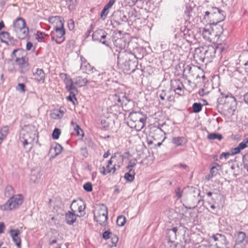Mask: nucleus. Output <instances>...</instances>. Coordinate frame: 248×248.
Returning <instances> with one entry per match:
<instances>
[{"instance_id": "obj_1", "label": "nucleus", "mask_w": 248, "mask_h": 248, "mask_svg": "<svg viewBox=\"0 0 248 248\" xmlns=\"http://www.w3.org/2000/svg\"><path fill=\"white\" fill-rule=\"evenodd\" d=\"M138 62L135 61V56L130 51L123 50L117 56V64L119 68L124 72L131 71L134 72Z\"/></svg>"}, {"instance_id": "obj_2", "label": "nucleus", "mask_w": 248, "mask_h": 248, "mask_svg": "<svg viewBox=\"0 0 248 248\" xmlns=\"http://www.w3.org/2000/svg\"><path fill=\"white\" fill-rule=\"evenodd\" d=\"M37 134L36 128L32 125H25L21 129L19 140L25 148H27V146L30 145L28 149L29 150L31 149L32 143Z\"/></svg>"}, {"instance_id": "obj_3", "label": "nucleus", "mask_w": 248, "mask_h": 248, "mask_svg": "<svg viewBox=\"0 0 248 248\" xmlns=\"http://www.w3.org/2000/svg\"><path fill=\"white\" fill-rule=\"evenodd\" d=\"M223 29L222 26L213 23L202 29V34L203 38L214 43L217 42L222 34Z\"/></svg>"}, {"instance_id": "obj_4", "label": "nucleus", "mask_w": 248, "mask_h": 248, "mask_svg": "<svg viewBox=\"0 0 248 248\" xmlns=\"http://www.w3.org/2000/svg\"><path fill=\"white\" fill-rule=\"evenodd\" d=\"M145 116L140 112H131L128 116V124L136 131H140L144 126L146 121Z\"/></svg>"}, {"instance_id": "obj_5", "label": "nucleus", "mask_w": 248, "mask_h": 248, "mask_svg": "<svg viewBox=\"0 0 248 248\" xmlns=\"http://www.w3.org/2000/svg\"><path fill=\"white\" fill-rule=\"evenodd\" d=\"M217 103L222 105V108L230 113L234 111L236 108V99L231 93L225 94L221 93L217 99Z\"/></svg>"}, {"instance_id": "obj_6", "label": "nucleus", "mask_w": 248, "mask_h": 248, "mask_svg": "<svg viewBox=\"0 0 248 248\" xmlns=\"http://www.w3.org/2000/svg\"><path fill=\"white\" fill-rule=\"evenodd\" d=\"M23 198L21 194L13 196L4 204L0 206L3 210H11L18 208L23 202Z\"/></svg>"}, {"instance_id": "obj_7", "label": "nucleus", "mask_w": 248, "mask_h": 248, "mask_svg": "<svg viewBox=\"0 0 248 248\" xmlns=\"http://www.w3.org/2000/svg\"><path fill=\"white\" fill-rule=\"evenodd\" d=\"M65 31L63 28V24L61 19L59 21V26L58 25L54 29V31L51 32V39L55 41L56 43L60 44L65 40Z\"/></svg>"}, {"instance_id": "obj_8", "label": "nucleus", "mask_w": 248, "mask_h": 248, "mask_svg": "<svg viewBox=\"0 0 248 248\" xmlns=\"http://www.w3.org/2000/svg\"><path fill=\"white\" fill-rule=\"evenodd\" d=\"M123 162V158L122 156L118 154H115L108 162V167L112 166L111 169H108V172L114 173L117 170L121 167Z\"/></svg>"}, {"instance_id": "obj_9", "label": "nucleus", "mask_w": 248, "mask_h": 248, "mask_svg": "<svg viewBox=\"0 0 248 248\" xmlns=\"http://www.w3.org/2000/svg\"><path fill=\"white\" fill-rule=\"evenodd\" d=\"M108 33L103 30H98L94 31L92 35L93 40L99 41L106 46H108V42L106 39Z\"/></svg>"}, {"instance_id": "obj_10", "label": "nucleus", "mask_w": 248, "mask_h": 248, "mask_svg": "<svg viewBox=\"0 0 248 248\" xmlns=\"http://www.w3.org/2000/svg\"><path fill=\"white\" fill-rule=\"evenodd\" d=\"M215 242V246L217 248H227L228 242L226 237L219 233H216L211 237Z\"/></svg>"}, {"instance_id": "obj_11", "label": "nucleus", "mask_w": 248, "mask_h": 248, "mask_svg": "<svg viewBox=\"0 0 248 248\" xmlns=\"http://www.w3.org/2000/svg\"><path fill=\"white\" fill-rule=\"evenodd\" d=\"M76 201L74 200L73 201L70 206L71 211H69L65 214L66 222L69 225L73 224L76 220L77 216L75 214L76 211L73 209V207H74Z\"/></svg>"}, {"instance_id": "obj_12", "label": "nucleus", "mask_w": 248, "mask_h": 248, "mask_svg": "<svg viewBox=\"0 0 248 248\" xmlns=\"http://www.w3.org/2000/svg\"><path fill=\"white\" fill-rule=\"evenodd\" d=\"M9 232L15 245L18 248H21V240L20 237L19 230L18 229H11Z\"/></svg>"}, {"instance_id": "obj_13", "label": "nucleus", "mask_w": 248, "mask_h": 248, "mask_svg": "<svg viewBox=\"0 0 248 248\" xmlns=\"http://www.w3.org/2000/svg\"><path fill=\"white\" fill-rule=\"evenodd\" d=\"M15 61L19 66L21 73H25L28 71L29 64L25 58H16Z\"/></svg>"}, {"instance_id": "obj_14", "label": "nucleus", "mask_w": 248, "mask_h": 248, "mask_svg": "<svg viewBox=\"0 0 248 248\" xmlns=\"http://www.w3.org/2000/svg\"><path fill=\"white\" fill-rule=\"evenodd\" d=\"M80 69L82 70L83 72H92L93 73L94 72H96V70L93 66H92L89 63H88L86 59L83 58V56H80Z\"/></svg>"}, {"instance_id": "obj_15", "label": "nucleus", "mask_w": 248, "mask_h": 248, "mask_svg": "<svg viewBox=\"0 0 248 248\" xmlns=\"http://www.w3.org/2000/svg\"><path fill=\"white\" fill-rule=\"evenodd\" d=\"M204 47L205 51V59H206L207 61H209L215 57L216 49L215 47L212 45L205 46H204Z\"/></svg>"}, {"instance_id": "obj_16", "label": "nucleus", "mask_w": 248, "mask_h": 248, "mask_svg": "<svg viewBox=\"0 0 248 248\" xmlns=\"http://www.w3.org/2000/svg\"><path fill=\"white\" fill-rule=\"evenodd\" d=\"M204 47L202 46L196 48L195 50L194 57L197 61L204 62L205 59Z\"/></svg>"}, {"instance_id": "obj_17", "label": "nucleus", "mask_w": 248, "mask_h": 248, "mask_svg": "<svg viewBox=\"0 0 248 248\" xmlns=\"http://www.w3.org/2000/svg\"><path fill=\"white\" fill-rule=\"evenodd\" d=\"M115 100L121 106H126L127 103H129L131 101L128 99L125 93H119L117 95H115Z\"/></svg>"}, {"instance_id": "obj_18", "label": "nucleus", "mask_w": 248, "mask_h": 248, "mask_svg": "<svg viewBox=\"0 0 248 248\" xmlns=\"http://www.w3.org/2000/svg\"><path fill=\"white\" fill-rule=\"evenodd\" d=\"M14 31L17 37L20 39H24L28 36L29 29L26 26L19 29L14 30Z\"/></svg>"}, {"instance_id": "obj_19", "label": "nucleus", "mask_w": 248, "mask_h": 248, "mask_svg": "<svg viewBox=\"0 0 248 248\" xmlns=\"http://www.w3.org/2000/svg\"><path fill=\"white\" fill-rule=\"evenodd\" d=\"M35 80L38 82L44 83L45 80V74L42 69L37 68L35 72L33 73Z\"/></svg>"}, {"instance_id": "obj_20", "label": "nucleus", "mask_w": 248, "mask_h": 248, "mask_svg": "<svg viewBox=\"0 0 248 248\" xmlns=\"http://www.w3.org/2000/svg\"><path fill=\"white\" fill-rule=\"evenodd\" d=\"M183 85L179 80H175L172 84V89L179 95L183 93Z\"/></svg>"}, {"instance_id": "obj_21", "label": "nucleus", "mask_w": 248, "mask_h": 248, "mask_svg": "<svg viewBox=\"0 0 248 248\" xmlns=\"http://www.w3.org/2000/svg\"><path fill=\"white\" fill-rule=\"evenodd\" d=\"M94 216H108L107 207L103 204L99 205L96 212L94 213Z\"/></svg>"}, {"instance_id": "obj_22", "label": "nucleus", "mask_w": 248, "mask_h": 248, "mask_svg": "<svg viewBox=\"0 0 248 248\" xmlns=\"http://www.w3.org/2000/svg\"><path fill=\"white\" fill-rule=\"evenodd\" d=\"M26 26L25 20L21 17L17 18L14 22L13 26L14 30L19 29L20 28Z\"/></svg>"}, {"instance_id": "obj_23", "label": "nucleus", "mask_w": 248, "mask_h": 248, "mask_svg": "<svg viewBox=\"0 0 248 248\" xmlns=\"http://www.w3.org/2000/svg\"><path fill=\"white\" fill-rule=\"evenodd\" d=\"M145 50L141 47L136 48L134 50V52L132 53V54L135 56V61H137L138 59H142Z\"/></svg>"}, {"instance_id": "obj_24", "label": "nucleus", "mask_w": 248, "mask_h": 248, "mask_svg": "<svg viewBox=\"0 0 248 248\" xmlns=\"http://www.w3.org/2000/svg\"><path fill=\"white\" fill-rule=\"evenodd\" d=\"M177 232V229L175 227H174L172 229L168 230L167 232L168 236L169 239V241L168 242L172 243V242L176 239Z\"/></svg>"}, {"instance_id": "obj_25", "label": "nucleus", "mask_w": 248, "mask_h": 248, "mask_svg": "<svg viewBox=\"0 0 248 248\" xmlns=\"http://www.w3.org/2000/svg\"><path fill=\"white\" fill-rule=\"evenodd\" d=\"M115 2V0H110L108 4H107L103 9L101 11L100 16H107L109 13L110 9Z\"/></svg>"}, {"instance_id": "obj_26", "label": "nucleus", "mask_w": 248, "mask_h": 248, "mask_svg": "<svg viewBox=\"0 0 248 248\" xmlns=\"http://www.w3.org/2000/svg\"><path fill=\"white\" fill-rule=\"evenodd\" d=\"M88 80L86 78H83L82 77L79 76L75 79L74 83L78 87H81L85 86Z\"/></svg>"}, {"instance_id": "obj_27", "label": "nucleus", "mask_w": 248, "mask_h": 248, "mask_svg": "<svg viewBox=\"0 0 248 248\" xmlns=\"http://www.w3.org/2000/svg\"><path fill=\"white\" fill-rule=\"evenodd\" d=\"M64 114V111L62 109H54L51 113L50 116L52 119H60L62 118Z\"/></svg>"}, {"instance_id": "obj_28", "label": "nucleus", "mask_w": 248, "mask_h": 248, "mask_svg": "<svg viewBox=\"0 0 248 248\" xmlns=\"http://www.w3.org/2000/svg\"><path fill=\"white\" fill-rule=\"evenodd\" d=\"M13 39L7 31H2L0 33V40L2 43L8 45L7 40H11Z\"/></svg>"}, {"instance_id": "obj_29", "label": "nucleus", "mask_w": 248, "mask_h": 248, "mask_svg": "<svg viewBox=\"0 0 248 248\" xmlns=\"http://www.w3.org/2000/svg\"><path fill=\"white\" fill-rule=\"evenodd\" d=\"M71 124L74 130L76 132L77 135L78 136L83 137L84 136V132L79 126L73 121L71 122Z\"/></svg>"}, {"instance_id": "obj_30", "label": "nucleus", "mask_w": 248, "mask_h": 248, "mask_svg": "<svg viewBox=\"0 0 248 248\" xmlns=\"http://www.w3.org/2000/svg\"><path fill=\"white\" fill-rule=\"evenodd\" d=\"M216 43H217V45L215 47L216 49V51H218L220 53L223 52L228 47L227 45L224 41L222 43H220L218 40L217 42Z\"/></svg>"}, {"instance_id": "obj_31", "label": "nucleus", "mask_w": 248, "mask_h": 248, "mask_svg": "<svg viewBox=\"0 0 248 248\" xmlns=\"http://www.w3.org/2000/svg\"><path fill=\"white\" fill-rule=\"evenodd\" d=\"M135 172L132 169L129 170V171L125 173L124 176V178L128 182H131L134 179Z\"/></svg>"}, {"instance_id": "obj_32", "label": "nucleus", "mask_w": 248, "mask_h": 248, "mask_svg": "<svg viewBox=\"0 0 248 248\" xmlns=\"http://www.w3.org/2000/svg\"><path fill=\"white\" fill-rule=\"evenodd\" d=\"M94 218L99 224L103 225L107 221L108 216H94Z\"/></svg>"}, {"instance_id": "obj_33", "label": "nucleus", "mask_w": 248, "mask_h": 248, "mask_svg": "<svg viewBox=\"0 0 248 248\" xmlns=\"http://www.w3.org/2000/svg\"><path fill=\"white\" fill-rule=\"evenodd\" d=\"M62 147L59 144L57 143L56 144L54 148L50 149V153H52L54 151V156H56L59 155L62 151Z\"/></svg>"}, {"instance_id": "obj_34", "label": "nucleus", "mask_w": 248, "mask_h": 248, "mask_svg": "<svg viewBox=\"0 0 248 248\" xmlns=\"http://www.w3.org/2000/svg\"><path fill=\"white\" fill-rule=\"evenodd\" d=\"M61 77L62 78H63V81L64 84H65V87H66L68 85L70 84L71 83H72V82H73L72 78L68 76L66 74H61L60 75Z\"/></svg>"}, {"instance_id": "obj_35", "label": "nucleus", "mask_w": 248, "mask_h": 248, "mask_svg": "<svg viewBox=\"0 0 248 248\" xmlns=\"http://www.w3.org/2000/svg\"><path fill=\"white\" fill-rule=\"evenodd\" d=\"M159 96L162 100H165L166 97L167 100L169 101H174V97L170 95H167V94L164 91H162V92L159 93Z\"/></svg>"}, {"instance_id": "obj_36", "label": "nucleus", "mask_w": 248, "mask_h": 248, "mask_svg": "<svg viewBox=\"0 0 248 248\" xmlns=\"http://www.w3.org/2000/svg\"><path fill=\"white\" fill-rule=\"evenodd\" d=\"M246 235L245 232H239L237 233L236 242V243L241 244L243 241L246 239Z\"/></svg>"}, {"instance_id": "obj_37", "label": "nucleus", "mask_w": 248, "mask_h": 248, "mask_svg": "<svg viewBox=\"0 0 248 248\" xmlns=\"http://www.w3.org/2000/svg\"><path fill=\"white\" fill-rule=\"evenodd\" d=\"M207 138L211 140H220L222 139V136L221 134L216 133H210L208 135Z\"/></svg>"}, {"instance_id": "obj_38", "label": "nucleus", "mask_w": 248, "mask_h": 248, "mask_svg": "<svg viewBox=\"0 0 248 248\" xmlns=\"http://www.w3.org/2000/svg\"><path fill=\"white\" fill-rule=\"evenodd\" d=\"M76 207H78V211L80 213V216H83L84 215V210L85 209V206H83L81 205V202H77V201H76V204L74 208H75Z\"/></svg>"}, {"instance_id": "obj_39", "label": "nucleus", "mask_w": 248, "mask_h": 248, "mask_svg": "<svg viewBox=\"0 0 248 248\" xmlns=\"http://www.w3.org/2000/svg\"><path fill=\"white\" fill-rule=\"evenodd\" d=\"M75 83L74 82H72V83H71L70 84L68 85L66 88V89L67 91L69 93H78V89L77 88L74 86Z\"/></svg>"}, {"instance_id": "obj_40", "label": "nucleus", "mask_w": 248, "mask_h": 248, "mask_svg": "<svg viewBox=\"0 0 248 248\" xmlns=\"http://www.w3.org/2000/svg\"><path fill=\"white\" fill-rule=\"evenodd\" d=\"M75 83L74 82H72V83H71L70 84L68 85L66 88V89L67 91L69 93H78V89L77 88L74 86Z\"/></svg>"}, {"instance_id": "obj_41", "label": "nucleus", "mask_w": 248, "mask_h": 248, "mask_svg": "<svg viewBox=\"0 0 248 248\" xmlns=\"http://www.w3.org/2000/svg\"><path fill=\"white\" fill-rule=\"evenodd\" d=\"M75 83L74 82H72V83H71L70 84L68 85L66 88V89L67 91L69 93H78V89L77 88L74 86Z\"/></svg>"}, {"instance_id": "obj_42", "label": "nucleus", "mask_w": 248, "mask_h": 248, "mask_svg": "<svg viewBox=\"0 0 248 248\" xmlns=\"http://www.w3.org/2000/svg\"><path fill=\"white\" fill-rule=\"evenodd\" d=\"M202 106L201 103H195L192 106L193 111L195 113H198L202 110Z\"/></svg>"}, {"instance_id": "obj_43", "label": "nucleus", "mask_w": 248, "mask_h": 248, "mask_svg": "<svg viewBox=\"0 0 248 248\" xmlns=\"http://www.w3.org/2000/svg\"><path fill=\"white\" fill-rule=\"evenodd\" d=\"M126 218L123 216H120L117 217L116 221L117 224L119 226H123L125 223Z\"/></svg>"}, {"instance_id": "obj_44", "label": "nucleus", "mask_w": 248, "mask_h": 248, "mask_svg": "<svg viewBox=\"0 0 248 248\" xmlns=\"http://www.w3.org/2000/svg\"><path fill=\"white\" fill-rule=\"evenodd\" d=\"M61 130L60 129L55 128L52 133V138L55 140L58 139L61 134Z\"/></svg>"}, {"instance_id": "obj_45", "label": "nucleus", "mask_w": 248, "mask_h": 248, "mask_svg": "<svg viewBox=\"0 0 248 248\" xmlns=\"http://www.w3.org/2000/svg\"><path fill=\"white\" fill-rule=\"evenodd\" d=\"M67 99L72 102L73 104H75L76 102H77V99L76 97V93H69V95L67 97Z\"/></svg>"}, {"instance_id": "obj_46", "label": "nucleus", "mask_w": 248, "mask_h": 248, "mask_svg": "<svg viewBox=\"0 0 248 248\" xmlns=\"http://www.w3.org/2000/svg\"><path fill=\"white\" fill-rule=\"evenodd\" d=\"M243 167L248 172V154H246L243 157Z\"/></svg>"}, {"instance_id": "obj_47", "label": "nucleus", "mask_w": 248, "mask_h": 248, "mask_svg": "<svg viewBox=\"0 0 248 248\" xmlns=\"http://www.w3.org/2000/svg\"><path fill=\"white\" fill-rule=\"evenodd\" d=\"M41 175L40 172L39 171H37L35 174H33L31 176V180L34 182V183H36L38 182V180L40 178Z\"/></svg>"}, {"instance_id": "obj_48", "label": "nucleus", "mask_w": 248, "mask_h": 248, "mask_svg": "<svg viewBox=\"0 0 248 248\" xmlns=\"http://www.w3.org/2000/svg\"><path fill=\"white\" fill-rule=\"evenodd\" d=\"M16 90L21 93H24L25 90V85L23 83H18L16 87Z\"/></svg>"}, {"instance_id": "obj_49", "label": "nucleus", "mask_w": 248, "mask_h": 248, "mask_svg": "<svg viewBox=\"0 0 248 248\" xmlns=\"http://www.w3.org/2000/svg\"><path fill=\"white\" fill-rule=\"evenodd\" d=\"M84 189L87 192H91L93 190L92 185L90 182L86 183L83 185Z\"/></svg>"}, {"instance_id": "obj_50", "label": "nucleus", "mask_w": 248, "mask_h": 248, "mask_svg": "<svg viewBox=\"0 0 248 248\" xmlns=\"http://www.w3.org/2000/svg\"><path fill=\"white\" fill-rule=\"evenodd\" d=\"M137 160L136 159H131L128 163V166H127L126 168L128 170L132 169V168H133L137 164Z\"/></svg>"}, {"instance_id": "obj_51", "label": "nucleus", "mask_w": 248, "mask_h": 248, "mask_svg": "<svg viewBox=\"0 0 248 248\" xmlns=\"http://www.w3.org/2000/svg\"><path fill=\"white\" fill-rule=\"evenodd\" d=\"M12 194H13V187L10 186H6L5 191V195L7 196H9Z\"/></svg>"}, {"instance_id": "obj_52", "label": "nucleus", "mask_w": 248, "mask_h": 248, "mask_svg": "<svg viewBox=\"0 0 248 248\" xmlns=\"http://www.w3.org/2000/svg\"><path fill=\"white\" fill-rule=\"evenodd\" d=\"M172 142L176 145H181L182 144V138L180 137L174 138L172 139Z\"/></svg>"}, {"instance_id": "obj_53", "label": "nucleus", "mask_w": 248, "mask_h": 248, "mask_svg": "<svg viewBox=\"0 0 248 248\" xmlns=\"http://www.w3.org/2000/svg\"><path fill=\"white\" fill-rule=\"evenodd\" d=\"M195 248H214V247L208 243L206 245L201 244L198 246H195Z\"/></svg>"}, {"instance_id": "obj_54", "label": "nucleus", "mask_w": 248, "mask_h": 248, "mask_svg": "<svg viewBox=\"0 0 248 248\" xmlns=\"http://www.w3.org/2000/svg\"><path fill=\"white\" fill-rule=\"evenodd\" d=\"M111 238L112 243L113 245L115 246H116L118 241V237L117 235L112 234L111 235L110 237Z\"/></svg>"}, {"instance_id": "obj_55", "label": "nucleus", "mask_w": 248, "mask_h": 248, "mask_svg": "<svg viewBox=\"0 0 248 248\" xmlns=\"http://www.w3.org/2000/svg\"><path fill=\"white\" fill-rule=\"evenodd\" d=\"M110 235H112V233L109 231H106L103 233V237L105 239H108L110 238L111 236Z\"/></svg>"}, {"instance_id": "obj_56", "label": "nucleus", "mask_w": 248, "mask_h": 248, "mask_svg": "<svg viewBox=\"0 0 248 248\" xmlns=\"http://www.w3.org/2000/svg\"><path fill=\"white\" fill-rule=\"evenodd\" d=\"M157 135H160L162 137V141H163L166 139L165 133L163 132V131L160 128H157Z\"/></svg>"}, {"instance_id": "obj_57", "label": "nucleus", "mask_w": 248, "mask_h": 248, "mask_svg": "<svg viewBox=\"0 0 248 248\" xmlns=\"http://www.w3.org/2000/svg\"><path fill=\"white\" fill-rule=\"evenodd\" d=\"M101 124L104 128H108L109 126V123L107 122L105 120H102Z\"/></svg>"}, {"instance_id": "obj_58", "label": "nucleus", "mask_w": 248, "mask_h": 248, "mask_svg": "<svg viewBox=\"0 0 248 248\" xmlns=\"http://www.w3.org/2000/svg\"><path fill=\"white\" fill-rule=\"evenodd\" d=\"M241 151V150L240 149L239 146H238V147H235L234 149H233V150L232 151V154H233V155L237 154L239 153Z\"/></svg>"}, {"instance_id": "obj_59", "label": "nucleus", "mask_w": 248, "mask_h": 248, "mask_svg": "<svg viewBox=\"0 0 248 248\" xmlns=\"http://www.w3.org/2000/svg\"><path fill=\"white\" fill-rule=\"evenodd\" d=\"M212 10L213 11V13H212V14H217V13L218 14H221V11L217 8V7H212Z\"/></svg>"}, {"instance_id": "obj_60", "label": "nucleus", "mask_w": 248, "mask_h": 248, "mask_svg": "<svg viewBox=\"0 0 248 248\" xmlns=\"http://www.w3.org/2000/svg\"><path fill=\"white\" fill-rule=\"evenodd\" d=\"M238 146L241 150L245 149L246 147L248 146V145L246 144V142H245L244 140L241 143H240Z\"/></svg>"}, {"instance_id": "obj_61", "label": "nucleus", "mask_w": 248, "mask_h": 248, "mask_svg": "<svg viewBox=\"0 0 248 248\" xmlns=\"http://www.w3.org/2000/svg\"><path fill=\"white\" fill-rule=\"evenodd\" d=\"M81 154L83 155V156L85 157H86L88 155V152H87V149L86 148H82L81 149Z\"/></svg>"}, {"instance_id": "obj_62", "label": "nucleus", "mask_w": 248, "mask_h": 248, "mask_svg": "<svg viewBox=\"0 0 248 248\" xmlns=\"http://www.w3.org/2000/svg\"><path fill=\"white\" fill-rule=\"evenodd\" d=\"M112 166H109V167H108V165H107V169L106 170L105 169V168L104 167H103L102 168V169H103V171H102V173L104 174V175H106L107 173H108L109 172H108V169H111Z\"/></svg>"}, {"instance_id": "obj_63", "label": "nucleus", "mask_w": 248, "mask_h": 248, "mask_svg": "<svg viewBox=\"0 0 248 248\" xmlns=\"http://www.w3.org/2000/svg\"><path fill=\"white\" fill-rule=\"evenodd\" d=\"M176 193L177 196L179 198H181L182 196V191L181 190L180 188H177V189L176 190Z\"/></svg>"}, {"instance_id": "obj_64", "label": "nucleus", "mask_w": 248, "mask_h": 248, "mask_svg": "<svg viewBox=\"0 0 248 248\" xmlns=\"http://www.w3.org/2000/svg\"><path fill=\"white\" fill-rule=\"evenodd\" d=\"M45 35L44 33H43L42 32H38L37 34V39L38 41H40L43 37L44 35Z\"/></svg>"}]
</instances>
